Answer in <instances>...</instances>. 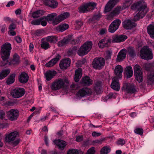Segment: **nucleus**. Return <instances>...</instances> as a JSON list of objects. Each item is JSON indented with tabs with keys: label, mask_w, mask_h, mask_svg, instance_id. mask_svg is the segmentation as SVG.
<instances>
[{
	"label": "nucleus",
	"mask_w": 154,
	"mask_h": 154,
	"mask_svg": "<svg viewBox=\"0 0 154 154\" xmlns=\"http://www.w3.org/2000/svg\"><path fill=\"white\" fill-rule=\"evenodd\" d=\"M29 77L28 75L25 72H22L20 75L19 79L20 82L21 83L26 82L28 80Z\"/></svg>",
	"instance_id": "cd10ccee"
},
{
	"label": "nucleus",
	"mask_w": 154,
	"mask_h": 154,
	"mask_svg": "<svg viewBox=\"0 0 154 154\" xmlns=\"http://www.w3.org/2000/svg\"><path fill=\"white\" fill-rule=\"evenodd\" d=\"M132 0H124L122 7L123 9L128 7L132 3Z\"/></svg>",
	"instance_id": "4c0bfd02"
},
{
	"label": "nucleus",
	"mask_w": 154,
	"mask_h": 154,
	"mask_svg": "<svg viewBox=\"0 0 154 154\" xmlns=\"http://www.w3.org/2000/svg\"><path fill=\"white\" fill-rule=\"evenodd\" d=\"M101 15L100 14L96 15L94 16L93 17L94 20H99L101 17Z\"/></svg>",
	"instance_id": "0e129e2a"
},
{
	"label": "nucleus",
	"mask_w": 154,
	"mask_h": 154,
	"mask_svg": "<svg viewBox=\"0 0 154 154\" xmlns=\"http://www.w3.org/2000/svg\"><path fill=\"white\" fill-rule=\"evenodd\" d=\"M67 154H78V151L77 149H71L67 152Z\"/></svg>",
	"instance_id": "3c124183"
},
{
	"label": "nucleus",
	"mask_w": 154,
	"mask_h": 154,
	"mask_svg": "<svg viewBox=\"0 0 154 154\" xmlns=\"http://www.w3.org/2000/svg\"><path fill=\"white\" fill-rule=\"evenodd\" d=\"M105 61L103 58H95L92 63L93 67L96 69H100L104 65Z\"/></svg>",
	"instance_id": "1a4fd4ad"
},
{
	"label": "nucleus",
	"mask_w": 154,
	"mask_h": 154,
	"mask_svg": "<svg viewBox=\"0 0 154 154\" xmlns=\"http://www.w3.org/2000/svg\"><path fill=\"white\" fill-rule=\"evenodd\" d=\"M101 134L100 132H97L96 131H94L92 133V135L94 137H97L100 136Z\"/></svg>",
	"instance_id": "13d9d810"
},
{
	"label": "nucleus",
	"mask_w": 154,
	"mask_h": 154,
	"mask_svg": "<svg viewBox=\"0 0 154 154\" xmlns=\"http://www.w3.org/2000/svg\"><path fill=\"white\" fill-rule=\"evenodd\" d=\"M71 63L70 60L69 58L61 60L60 63V67L61 69H65L69 66Z\"/></svg>",
	"instance_id": "dca6fc26"
},
{
	"label": "nucleus",
	"mask_w": 154,
	"mask_h": 154,
	"mask_svg": "<svg viewBox=\"0 0 154 154\" xmlns=\"http://www.w3.org/2000/svg\"><path fill=\"white\" fill-rule=\"evenodd\" d=\"M43 14V11L42 10H38L34 12L32 14V17L33 18L38 17Z\"/></svg>",
	"instance_id": "c03bdc74"
},
{
	"label": "nucleus",
	"mask_w": 154,
	"mask_h": 154,
	"mask_svg": "<svg viewBox=\"0 0 154 154\" xmlns=\"http://www.w3.org/2000/svg\"><path fill=\"white\" fill-rule=\"evenodd\" d=\"M15 74H12L9 78L8 79L6 83L8 84H10L13 83L15 80Z\"/></svg>",
	"instance_id": "79ce46f5"
},
{
	"label": "nucleus",
	"mask_w": 154,
	"mask_h": 154,
	"mask_svg": "<svg viewBox=\"0 0 154 154\" xmlns=\"http://www.w3.org/2000/svg\"><path fill=\"white\" fill-rule=\"evenodd\" d=\"M20 62V57L17 54L15 53L13 55V59L9 63V64L16 65L19 64Z\"/></svg>",
	"instance_id": "a878e982"
},
{
	"label": "nucleus",
	"mask_w": 154,
	"mask_h": 154,
	"mask_svg": "<svg viewBox=\"0 0 154 154\" xmlns=\"http://www.w3.org/2000/svg\"><path fill=\"white\" fill-rule=\"evenodd\" d=\"M10 71L9 69L3 70L0 72V79H2L6 77L10 73Z\"/></svg>",
	"instance_id": "72a5a7b5"
},
{
	"label": "nucleus",
	"mask_w": 154,
	"mask_h": 154,
	"mask_svg": "<svg viewBox=\"0 0 154 154\" xmlns=\"http://www.w3.org/2000/svg\"><path fill=\"white\" fill-rule=\"evenodd\" d=\"M110 151V148L108 146L103 147L100 151L101 154H107Z\"/></svg>",
	"instance_id": "a19ab883"
},
{
	"label": "nucleus",
	"mask_w": 154,
	"mask_h": 154,
	"mask_svg": "<svg viewBox=\"0 0 154 154\" xmlns=\"http://www.w3.org/2000/svg\"><path fill=\"white\" fill-rule=\"evenodd\" d=\"M42 1L46 5L53 8H56L58 5L57 2L54 0H42Z\"/></svg>",
	"instance_id": "412c9836"
},
{
	"label": "nucleus",
	"mask_w": 154,
	"mask_h": 154,
	"mask_svg": "<svg viewBox=\"0 0 154 154\" xmlns=\"http://www.w3.org/2000/svg\"><path fill=\"white\" fill-rule=\"evenodd\" d=\"M148 85H152L154 82V74H149L148 76L147 81Z\"/></svg>",
	"instance_id": "e433bc0d"
},
{
	"label": "nucleus",
	"mask_w": 154,
	"mask_h": 154,
	"mask_svg": "<svg viewBox=\"0 0 154 154\" xmlns=\"http://www.w3.org/2000/svg\"><path fill=\"white\" fill-rule=\"evenodd\" d=\"M140 52V56L142 59L148 60L153 58V55L151 49L147 46L144 47Z\"/></svg>",
	"instance_id": "423d86ee"
},
{
	"label": "nucleus",
	"mask_w": 154,
	"mask_h": 154,
	"mask_svg": "<svg viewBox=\"0 0 154 154\" xmlns=\"http://www.w3.org/2000/svg\"><path fill=\"white\" fill-rule=\"evenodd\" d=\"M95 152L94 148L91 147L87 151L86 154H94Z\"/></svg>",
	"instance_id": "6e6d98bb"
},
{
	"label": "nucleus",
	"mask_w": 154,
	"mask_h": 154,
	"mask_svg": "<svg viewBox=\"0 0 154 154\" xmlns=\"http://www.w3.org/2000/svg\"><path fill=\"white\" fill-rule=\"evenodd\" d=\"M82 25L83 23L81 21H76L75 23V25L77 29L79 28Z\"/></svg>",
	"instance_id": "5fc2aeb1"
},
{
	"label": "nucleus",
	"mask_w": 154,
	"mask_h": 154,
	"mask_svg": "<svg viewBox=\"0 0 154 154\" xmlns=\"http://www.w3.org/2000/svg\"><path fill=\"white\" fill-rule=\"evenodd\" d=\"M82 75V69L81 68H78L75 71L74 80L75 82L79 81Z\"/></svg>",
	"instance_id": "c756f323"
},
{
	"label": "nucleus",
	"mask_w": 154,
	"mask_h": 154,
	"mask_svg": "<svg viewBox=\"0 0 154 154\" xmlns=\"http://www.w3.org/2000/svg\"><path fill=\"white\" fill-rule=\"evenodd\" d=\"M92 45V43L91 41H88L85 42L81 46L78 51V55L80 56H82L87 54L91 50Z\"/></svg>",
	"instance_id": "39448f33"
},
{
	"label": "nucleus",
	"mask_w": 154,
	"mask_h": 154,
	"mask_svg": "<svg viewBox=\"0 0 154 154\" xmlns=\"http://www.w3.org/2000/svg\"><path fill=\"white\" fill-rule=\"evenodd\" d=\"M135 79L139 82H142L143 78V75L142 72H137V73H134Z\"/></svg>",
	"instance_id": "f704fd0d"
},
{
	"label": "nucleus",
	"mask_w": 154,
	"mask_h": 154,
	"mask_svg": "<svg viewBox=\"0 0 154 154\" xmlns=\"http://www.w3.org/2000/svg\"><path fill=\"white\" fill-rule=\"evenodd\" d=\"M128 52L131 56H133L134 54V48L132 47H129L128 48Z\"/></svg>",
	"instance_id": "864d4df0"
},
{
	"label": "nucleus",
	"mask_w": 154,
	"mask_h": 154,
	"mask_svg": "<svg viewBox=\"0 0 154 154\" xmlns=\"http://www.w3.org/2000/svg\"><path fill=\"white\" fill-rule=\"evenodd\" d=\"M18 136L19 133L17 131H12L6 134L5 141L7 143H12L14 146L17 145L20 141L19 139H16Z\"/></svg>",
	"instance_id": "20e7f679"
},
{
	"label": "nucleus",
	"mask_w": 154,
	"mask_h": 154,
	"mask_svg": "<svg viewBox=\"0 0 154 154\" xmlns=\"http://www.w3.org/2000/svg\"><path fill=\"white\" fill-rule=\"evenodd\" d=\"M57 14L56 13L50 14L48 15L46 17L47 21L50 23L55 25L58 24Z\"/></svg>",
	"instance_id": "ddd939ff"
},
{
	"label": "nucleus",
	"mask_w": 154,
	"mask_h": 154,
	"mask_svg": "<svg viewBox=\"0 0 154 154\" xmlns=\"http://www.w3.org/2000/svg\"><path fill=\"white\" fill-rule=\"evenodd\" d=\"M41 46L45 50H47L50 47L49 44L47 42H42L41 44Z\"/></svg>",
	"instance_id": "49530a36"
},
{
	"label": "nucleus",
	"mask_w": 154,
	"mask_h": 154,
	"mask_svg": "<svg viewBox=\"0 0 154 154\" xmlns=\"http://www.w3.org/2000/svg\"><path fill=\"white\" fill-rule=\"evenodd\" d=\"M111 39V42H119V36L118 35H116L113 36Z\"/></svg>",
	"instance_id": "de8ad7c7"
},
{
	"label": "nucleus",
	"mask_w": 154,
	"mask_h": 154,
	"mask_svg": "<svg viewBox=\"0 0 154 154\" xmlns=\"http://www.w3.org/2000/svg\"><path fill=\"white\" fill-rule=\"evenodd\" d=\"M116 97L112 93H110L106 97V100H104V101H106L107 100L110 98H115Z\"/></svg>",
	"instance_id": "4d7b16f0"
},
{
	"label": "nucleus",
	"mask_w": 154,
	"mask_h": 154,
	"mask_svg": "<svg viewBox=\"0 0 154 154\" xmlns=\"http://www.w3.org/2000/svg\"><path fill=\"white\" fill-rule=\"evenodd\" d=\"M60 57V56L59 55H57L55 58L53 59L46 63L45 66L48 67L53 66L59 60Z\"/></svg>",
	"instance_id": "b1692460"
},
{
	"label": "nucleus",
	"mask_w": 154,
	"mask_h": 154,
	"mask_svg": "<svg viewBox=\"0 0 154 154\" xmlns=\"http://www.w3.org/2000/svg\"><path fill=\"white\" fill-rule=\"evenodd\" d=\"M96 7V3L91 2L81 6L79 8V10L80 13H85L93 10Z\"/></svg>",
	"instance_id": "0eeeda50"
},
{
	"label": "nucleus",
	"mask_w": 154,
	"mask_h": 154,
	"mask_svg": "<svg viewBox=\"0 0 154 154\" xmlns=\"http://www.w3.org/2000/svg\"><path fill=\"white\" fill-rule=\"evenodd\" d=\"M69 16V14L68 12H66L62 14L57 17L58 23L68 18Z\"/></svg>",
	"instance_id": "2f4dec72"
},
{
	"label": "nucleus",
	"mask_w": 154,
	"mask_h": 154,
	"mask_svg": "<svg viewBox=\"0 0 154 154\" xmlns=\"http://www.w3.org/2000/svg\"><path fill=\"white\" fill-rule=\"evenodd\" d=\"M46 40L51 43L55 42L57 41V38L56 37L54 36H48L46 38Z\"/></svg>",
	"instance_id": "ea45409f"
},
{
	"label": "nucleus",
	"mask_w": 154,
	"mask_h": 154,
	"mask_svg": "<svg viewBox=\"0 0 154 154\" xmlns=\"http://www.w3.org/2000/svg\"><path fill=\"white\" fill-rule=\"evenodd\" d=\"M7 115L10 120H16L18 117V111L17 109H12L7 112Z\"/></svg>",
	"instance_id": "9b49d317"
},
{
	"label": "nucleus",
	"mask_w": 154,
	"mask_h": 154,
	"mask_svg": "<svg viewBox=\"0 0 154 154\" xmlns=\"http://www.w3.org/2000/svg\"><path fill=\"white\" fill-rule=\"evenodd\" d=\"M119 42L124 41L128 38L127 36L125 35H119Z\"/></svg>",
	"instance_id": "603ef678"
},
{
	"label": "nucleus",
	"mask_w": 154,
	"mask_h": 154,
	"mask_svg": "<svg viewBox=\"0 0 154 154\" xmlns=\"http://www.w3.org/2000/svg\"><path fill=\"white\" fill-rule=\"evenodd\" d=\"M69 27L68 25L66 23L61 24L59 25L57 27V29L58 30L63 32L66 29H67Z\"/></svg>",
	"instance_id": "c9c22d12"
},
{
	"label": "nucleus",
	"mask_w": 154,
	"mask_h": 154,
	"mask_svg": "<svg viewBox=\"0 0 154 154\" xmlns=\"http://www.w3.org/2000/svg\"><path fill=\"white\" fill-rule=\"evenodd\" d=\"M111 86V88L115 90L119 91L120 89V85L118 78L115 77L112 79V82Z\"/></svg>",
	"instance_id": "aec40b11"
},
{
	"label": "nucleus",
	"mask_w": 154,
	"mask_h": 154,
	"mask_svg": "<svg viewBox=\"0 0 154 154\" xmlns=\"http://www.w3.org/2000/svg\"><path fill=\"white\" fill-rule=\"evenodd\" d=\"M53 142L61 150L63 149L67 144L66 142L65 141L59 139L55 140L53 141Z\"/></svg>",
	"instance_id": "a211bd4d"
},
{
	"label": "nucleus",
	"mask_w": 154,
	"mask_h": 154,
	"mask_svg": "<svg viewBox=\"0 0 154 154\" xmlns=\"http://www.w3.org/2000/svg\"><path fill=\"white\" fill-rule=\"evenodd\" d=\"M15 39L18 43H20L22 41L21 38L19 36H16L15 37Z\"/></svg>",
	"instance_id": "338daca9"
},
{
	"label": "nucleus",
	"mask_w": 154,
	"mask_h": 154,
	"mask_svg": "<svg viewBox=\"0 0 154 154\" xmlns=\"http://www.w3.org/2000/svg\"><path fill=\"white\" fill-rule=\"evenodd\" d=\"M133 71L132 68L130 66L127 67L125 69V76L127 78H130L133 75Z\"/></svg>",
	"instance_id": "7c9ffc66"
},
{
	"label": "nucleus",
	"mask_w": 154,
	"mask_h": 154,
	"mask_svg": "<svg viewBox=\"0 0 154 154\" xmlns=\"http://www.w3.org/2000/svg\"><path fill=\"white\" fill-rule=\"evenodd\" d=\"M25 91L23 88H16L11 93L12 97L15 98L22 97L25 94Z\"/></svg>",
	"instance_id": "9d476101"
},
{
	"label": "nucleus",
	"mask_w": 154,
	"mask_h": 154,
	"mask_svg": "<svg viewBox=\"0 0 154 154\" xmlns=\"http://www.w3.org/2000/svg\"><path fill=\"white\" fill-rule=\"evenodd\" d=\"M123 88L125 91L128 93H134L136 91L135 86L132 84L125 83L124 85Z\"/></svg>",
	"instance_id": "4468645a"
},
{
	"label": "nucleus",
	"mask_w": 154,
	"mask_h": 154,
	"mask_svg": "<svg viewBox=\"0 0 154 154\" xmlns=\"http://www.w3.org/2000/svg\"><path fill=\"white\" fill-rule=\"evenodd\" d=\"M123 70V68L120 65L116 66L115 68V73L116 76L119 77L120 79H121L122 77Z\"/></svg>",
	"instance_id": "bb28decb"
},
{
	"label": "nucleus",
	"mask_w": 154,
	"mask_h": 154,
	"mask_svg": "<svg viewBox=\"0 0 154 154\" xmlns=\"http://www.w3.org/2000/svg\"><path fill=\"white\" fill-rule=\"evenodd\" d=\"M125 143V141L122 139L119 140L117 142V144L119 145L122 146Z\"/></svg>",
	"instance_id": "bf43d9fd"
},
{
	"label": "nucleus",
	"mask_w": 154,
	"mask_h": 154,
	"mask_svg": "<svg viewBox=\"0 0 154 154\" xmlns=\"http://www.w3.org/2000/svg\"><path fill=\"white\" fill-rule=\"evenodd\" d=\"M127 50L126 49H122L118 53L117 57V61H120L125 59L127 53Z\"/></svg>",
	"instance_id": "5701e85b"
},
{
	"label": "nucleus",
	"mask_w": 154,
	"mask_h": 154,
	"mask_svg": "<svg viewBox=\"0 0 154 154\" xmlns=\"http://www.w3.org/2000/svg\"><path fill=\"white\" fill-rule=\"evenodd\" d=\"M16 25L12 23L10 25L9 27V30H14L16 29Z\"/></svg>",
	"instance_id": "680f3d73"
},
{
	"label": "nucleus",
	"mask_w": 154,
	"mask_h": 154,
	"mask_svg": "<svg viewBox=\"0 0 154 154\" xmlns=\"http://www.w3.org/2000/svg\"><path fill=\"white\" fill-rule=\"evenodd\" d=\"M69 81L66 78L59 79L55 80L51 85V88L52 90L56 91L67 86Z\"/></svg>",
	"instance_id": "7ed1b4c3"
},
{
	"label": "nucleus",
	"mask_w": 154,
	"mask_h": 154,
	"mask_svg": "<svg viewBox=\"0 0 154 154\" xmlns=\"http://www.w3.org/2000/svg\"><path fill=\"white\" fill-rule=\"evenodd\" d=\"M147 31L150 37L154 39V24L149 25L147 27Z\"/></svg>",
	"instance_id": "c85d7f7f"
},
{
	"label": "nucleus",
	"mask_w": 154,
	"mask_h": 154,
	"mask_svg": "<svg viewBox=\"0 0 154 154\" xmlns=\"http://www.w3.org/2000/svg\"><path fill=\"white\" fill-rule=\"evenodd\" d=\"M123 9L122 7L118 6L113 11L111 12L108 16L107 18L109 19L110 17H113L114 16L119 14L120 12Z\"/></svg>",
	"instance_id": "393cba45"
},
{
	"label": "nucleus",
	"mask_w": 154,
	"mask_h": 154,
	"mask_svg": "<svg viewBox=\"0 0 154 154\" xmlns=\"http://www.w3.org/2000/svg\"><path fill=\"white\" fill-rule=\"evenodd\" d=\"M107 30L105 28L102 29L100 30V33L101 35H103L106 33Z\"/></svg>",
	"instance_id": "69168bd1"
},
{
	"label": "nucleus",
	"mask_w": 154,
	"mask_h": 154,
	"mask_svg": "<svg viewBox=\"0 0 154 154\" xmlns=\"http://www.w3.org/2000/svg\"><path fill=\"white\" fill-rule=\"evenodd\" d=\"M82 82L86 85H90L92 83V81L89 77L86 76L83 78Z\"/></svg>",
	"instance_id": "473e14b6"
},
{
	"label": "nucleus",
	"mask_w": 154,
	"mask_h": 154,
	"mask_svg": "<svg viewBox=\"0 0 154 154\" xmlns=\"http://www.w3.org/2000/svg\"><path fill=\"white\" fill-rule=\"evenodd\" d=\"M102 85V83L100 82H98L95 84V86L94 88L95 90L97 91L100 90Z\"/></svg>",
	"instance_id": "09e8293b"
},
{
	"label": "nucleus",
	"mask_w": 154,
	"mask_h": 154,
	"mask_svg": "<svg viewBox=\"0 0 154 154\" xmlns=\"http://www.w3.org/2000/svg\"><path fill=\"white\" fill-rule=\"evenodd\" d=\"M114 6L110 2H109L105 8L104 11L105 12H107L109 11Z\"/></svg>",
	"instance_id": "37998d69"
},
{
	"label": "nucleus",
	"mask_w": 154,
	"mask_h": 154,
	"mask_svg": "<svg viewBox=\"0 0 154 154\" xmlns=\"http://www.w3.org/2000/svg\"><path fill=\"white\" fill-rule=\"evenodd\" d=\"M56 72L54 70L47 71L44 74L46 80L49 81L56 74Z\"/></svg>",
	"instance_id": "6ab92c4d"
},
{
	"label": "nucleus",
	"mask_w": 154,
	"mask_h": 154,
	"mask_svg": "<svg viewBox=\"0 0 154 154\" xmlns=\"http://www.w3.org/2000/svg\"><path fill=\"white\" fill-rule=\"evenodd\" d=\"M134 131L136 134L142 135L143 133V130L142 129L137 128L135 129Z\"/></svg>",
	"instance_id": "8fccbe9b"
},
{
	"label": "nucleus",
	"mask_w": 154,
	"mask_h": 154,
	"mask_svg": "<svg viewBox=\"0 0 154 154\" xmlns=\"http://www.w3.org/2000/svg\"><path fill=\"white\" fill-rule=\"evenodd\" d=\"M11 48V45L8 42L5 43L2 46L1 54L3 61L0 62V66H4L7 63Z\"/></svg>",
	"instance_id": "f03ea898"
},
{
	"label": "nucleus",
	"mask_w": 154,
	"mask_h": 154,
	"mask_svg": "<svg viewBox=\"0 0 154 154\" xmlns=\"http://www.w3.org/2000/svg\"><path fill=\"white\" fill-rule=\"evenodd\" d=\"M47 20L46 17H43L39 19L33 20L32 23L33 25L41 24L43 26H45L47 24Z\"/></svg>",
	"instance_id": "2eb2a0df"
},
{
	"label": "nucleus",
	"mask_w": 154,
	"mask_h": 154,
	"mask_svg": "<svg viewBox=\"0 0 154 154\" xmlns=\"http://www.w3.org/2000/svg\"><path fill=\"white\" fill-rule=\"evenodd\" d=\"M83 139V137L82 136H77L76 138V141L78 142H80Z\"/></svg>",
	"instance_id": "774afa93"
},
{
	"label": "nucleus",
	"mask_w": 154,
	"mask_h": 154,
	"mask_svg": "<svg viewBox=\"0 0 154 154\" xmlns=\"http://www.w3.org/2000/svg\"><path fill=\"white\" fill-rule=\"evenodd\" d=\"M120 0H110L109 2L114 6L118 2H119Z\"/></svg>",
	"instance_id": "052dcab7"
},
{
	"label": "nucleus",
	"mask_w": 154,
	"mask_h": 154,
	"mask_svg": "<svg viewBox=\"0 0 154 154\" xmlns=\"http://www.w3.org/2000/svg\"><path fill=\"white\" fill-rule=\"evenodd\" d=\"M132 10H136L134 16V21L143 18L148 11L146 4L143 0L139 1L134 4L131 7Z\"/></svg>",
	"instance_id": "f257e3e1"
},
{
	"label": "nucleus",
	"mask_w": 154,
	"mask_h": 154,
	"mask_svg": "<svg viewBox=\"0 0 154 154\" xmlns=\"http://www.w3.org/2000/svg\"><path fill=\"white\" fill-rule=\"evenodd\" d=\"M93 91L90 88H85L79 90L77 92V95L80 97H82L90 95Z\"/></svg>",
	"instance_id": "f8f14e48"
},
{
	"label": "nucleus",
	"mask_w": 154,
	"mask_h": 154,
	"mask_svg": "<svg viewBox=\"0 0 154 154\" xmlns=\"http://www.w3.org/2000/svg\"><path fill=\"white\" fill-rule=\"evenodd\" d=\"M124 28L126 29H130L136 26L135 23L130 20H126L122 23Z\"/></svg>",
	"instance_id": "f3484780"
},
{
	"label": "nucleus",
	"mask_w": 154,
	"mask_h": 154,
	"mask_svg": "<svg viewBox=\"0 0 154 154\" xmlns=\"http://www.w3.org/2000/svg\"><path fill=\"white\" fill-rule=\"evenodd\" d=\"M70 41V39L68 38H65L63 40L60 41L58 43L59 47H61Z\"/></svg>",
	"instance_id": "58836bf2"
},
{
	"label": "nucleus",
	"mask_w": 154,
	"mask_h": 154,
	"mask_svg": "<svg viewBox=\"0 0 154 154\" xmlns=\"http://www.w3.org/2000/svg\"><path fill=\"white\" fill-rule=\"evenodd\" d=\"M121 22L119 19H116L112 22L109 25L108 31L111 33H114L119 28Z\"/></svg>",
	"instance_id": "6e6552de"
},
{
	"label": "nucleus",
	"mask_w": 154,
	"mask_h": 154,
	"mask_svg": "<svg viewBox=\"0 0 154 154\" xmlns=\"http://www.w3.org/2000/svg\"><path fill=\"white\" fill-rule=\"evenodd\" d=\"M134 73L142 72L141 68L139 65L137 64L134 66Z\"/></svg>",
	"instance_id": "a18cd8bd"
},
{
	"label": "nucleus",
	"mask_w": 154,
	"mask_h": 154,
	"mask_svg": "<svg viewBox=\"0 0 154 154\" xmlns=\"http://www.w3.org/2000/svg\"><path fill=\"white\" fill-rule=\"evenodd\" d=\"M111 43L110 38H104L100 40L98 43L99 48H103L107 46L108 45Z\"/></svg>",
	"instance_id": "4be33fe9"
},
{
	"label": "nucleus",
	"mask_w": 154,
	"mask_h": 154,
	"mask_svg": "<svg viewBox=\"0 0 154 154\" xmlns=\"http://www.w3.org/2000/svg\"><path fill=\"white\" fill-rule=\"evenodd\" d=\"M8 34L14 36L16 35V32L14 30H9Z\"/></svg>",
	"instance_id": "e2e57ef3"
}]
</instances>
